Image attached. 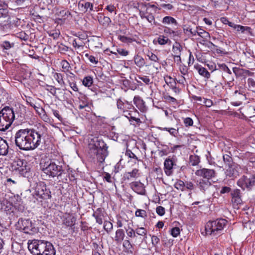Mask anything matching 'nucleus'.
Returning <instances> with one entry per match:
<instances>
[{
  "instance_id": "nucleus-1",
  "label": "nucleus",
  "mask_w": 255,
  "mask_h": 255,
  "mask_svg": "<svg viewBox=\"0 0 255 255\" xmlns=\"http://www.w3.org/2000/svg\"><path fill=\"white\" fill-rule=\"evenodd\" d=\"M42 135L34 128L20 129L15 133V143L21 150H33L41 144Z\"/></svg>"
},
{
  "instance_id": "nucleus-2",
  "label": "nucleus",
  "mask_w": 255,
  "mask_h": 255,
  "mask_svg": "<svg viewBox=\"0 0 255 255\" xmlns=\"http://www.w3.org/2000/svg\"><path fill=\"white\" fill-rule=\"evenodd\" d=\"M108 146L105 142L97 138L91 139L88 144L89 154L98 162L103 163L108 155Z\"/></svg>"
},
{
  "instance_id": "nucleus-3",
  "label": "nucleus",
  "mask_w": 255,
  "mask_h": 255,
  "mask_svg": "<svg viewBox=\"0 0 255 255\" xmlns=\"http://www.w3.org/2000/svg\"><path fill=\"white\" fill-rule=\"evenodd\" d=\"M28 242V248L34 255H55L56 250L50 242L41 240Z\"/></svg>"
},
{
  "instance_id": "nucleus-4",
  "label": "nucleus",
  "mask_w": 255,
  "mask_h": 255,
  "mask_svg": "<svg viewBox=\"0 0 255 255\" xmlns=\"http://www.w3.org/2000/svg\"><path fill=\"white\" fill-rule=\"evenodd\" d=\"M15 118L13 110L5 107L0 111V131H4L11 125Z\"/></svg>"
},
{
  "instance_id": "nucleus-5",
  "label": "nucleus",
  "mask_w": 255,
  "mask_h": 255,
  "mask_svg": "<svg viewBox=\"0 0 255 255\" xmlns=\"http://www.w3.org/2000/svg\"><path fill=\"white\" fill-rule=\"evenodd\" d=\"M228 221L225 219L220 218L216 220L208 222L205 225L206 235L217 236L221 233L226 227Z\"/></svg>"
},
{
  "instance_id": "nucleus-6",
  "label": "nucleus",
  "mask_w": 255,
  "mask_h": 255,
  "mask_svg": "<svg viewBox=\"0 0 255 255\" xmlns=\"http://www.w3.org/2000/svg\"><path fill=\"white\" fill-rule=\"evenodd\" d=\"M33 195L37 200H40L41 201L42 200L50 199L51 197L50 189L43 182H39L37 184Z\"/></svg>"
},
{
  "instance_id": "nucleus-7",
  "label": "nucleus",
  "mask_w": 255,
  "mask_h": 255,
  "mask_svg": "<svg viewBox=\"0 0 255 255\" xmlns=\"http://www.w3.org/2000/svg\"><path fill=\"white\" fill-rule=\"evenodd\" d=\"M44 173L49 177H54L61 176L63 170L61 166L56 164L53 162L45 163L42 168Z\"/></svg>"
},
{
  "instance_id": "nucleus-8",
  "label": "nucleus",
  "mask_w": 255,
  "mask_h": 255,
  "mask_svg": "<svg viewBox=\"0 0 255 255\" xmlns=\"http://www.w3.org/2000/svg\"><path fill=\"white\" fill-rule=\"evenodd\" d=\"M16 226L19 230L23 231L25 234L33 235L38 231L35 224L29 219H19Z\"/></svg>"
},
{
  "instance_id": "nucleus-9",
  "label": "nucleus",
  "mask_w": 255,
  "mask_h": 255,
  "mask_svg": "<svg viewBox=\"0 0 255 255\" xmlns=\"http://www.w3.org/2000/svg\"><path fill=\"white\" fill-rule=\"evenodd\" d=\"M237 184L243 190H251L255 185V175H244L238 181Z\"/></svg>"
},
{
  "instance_id": "nucleus-10",
  "label": "nucleus",
  "mask_w": 255,
  "mask_h": 255,
  "mask_svg": "<svg viewBox=\"0 0 255 255\" xmlns=\"http://www.w3.org/2000/svg\"><path fill=\"white\" fill-rule=\"evenodd\" d=\"M14 169L18 171L21 175H25L29 171V168L26 165V162L23 160L17 159L13 164Z\"/></svg>"
},
{
  "instance_id": "nucleus-11",
  "label": "nucleus",
  "mask_w": 255,
  "mask_h": 255,
  "mask_svg": "<svg viewBox=\"0 0 255 255\" xmlns=\"http://www.w3.org/2000/svg\"><path fill=\"white\" fill-rule=\"evenodd\" d=\"M195 173L196 176L206 179L207 180L215 177L216 175V172L214 169L205 168L197 170Z\"/></svg>"
},
{
  "instance_id": "nucleus-12",
  "label": "nucleus",
  "mask_w": 255,
  "mask_h": 255,
  "mask_svg": "<svg viewBox=\"0 0 255 255\" xmlns=\"http://www.w3.org/2000/svg\"><path fill=\"white\" fill-rule=\"evenodd\" d=\"M73 35L77 37V38L74 39L73 41L72 45L73 47L77 48L84 47L85 44L84 40H86L87 35L81 32L74 33Z\"/></svg>"
},
{
  "instance_id": "nucleus-13",
  "label": "nucleus",
  "mask_w": 255,
  "mask_h": 255,
  "mask_svg": "<svg viewBox=\"0 0 255 255\" xmlns=\"http://www.w3.org/2000/svg\"><path fill=\"white\" fill-rule=\"evenodd\" d=\"M117 106L118 109L121 112L123 113V115L125 116V114L126 113H130L128 110L131 109H134V107L131 104L129 103L128 101L124 102L121 99H118L117 100Z\"/></svg>"
},
{
  "instance_id": "nucleus-14",
  "label": "nucleus",
  "mask_w": 255,
  "mask_h": 255,
  "mask_svg": "<svg viewBox=\"0 0 255 255\" xmlns=\"http://www.w3.org/2000/svg\"><path fill=\"white\" fill-rule=\"evenodd\" d=\"M131 189L137 194L144 195L146 190L144 185L140 181H133L129 184Z\"/></svg>"
},
{
  "instance_id": "nucleus-15",
  "label": "nucleus",
  "mask_w": 255,
  "mask_h": 255,
  "mask_svg": "<svg viewBox=\"0 0 255 255\" xmlns=\"http://www.w3.org/2000/svg\"><path fill=\"white\" fill-rule=\"evenodd\" d=\"M228 167L225 172L227 176L236 177L239 175L240 170L241 169L240 165L234 163Z\"/></svg>"
},
{
  "instance_id": "nucleus-16",
  "label": "nucleus",
  "mask_w": 255,
  "mask_h": 255,
  "mask_svg": "<svg viewBox=\"0 0 255 255\" xmlns=\"http://www.w3.org/2000/svg\"><path fill=\"white\" fill-rule=\"evenodd\" d=\"M60 65L62 67V71L65 73L68 78H70L72 81V78L75 77V75L71 71L72 68L69 63L66 60H62L60 62Z\"/></svg>"
},
{
  "instance_id": "nucleus-17",
  "label": "nucleus",
  "mask_w": 255,
  "mask_h": 255,
  "mask_svg": "<svg viewBox=\"0 0 255 255\" xmlns=\"http://www.w3.org/2000/svg\"><path fill=\"white\" fill-rule=\"evenodd\" d=\"M62 221L63 225L72 228L76 224V218L71 214L66 213L62 218Z\"/></svg>"
},
{
  "instance_id": "nucleus-18",
  "label": "nucleus",
  "mask_w": 255,
  "mask_h": 255,
  "mask_svg": "<svg viewBox=\"0 0 255 255\" xmlns=\"http://www.w3.org/2000/svg\"><path fill=\"white\" fill-rule=\"evenodd\" d=\"M133 103L141 112H145L147 111V108L145 105V102L139 96H136L134 97Z\"/></svg>"
},
{
  "instance_id": "nucleus-19",
  "label": "nucleus",
  "mask_w": 255,
  "mask_h": 255,
  "mask_svg": "<svg viewBox=\"0 0 255 255\" xmlns=\"http://www.w3.org/2000/svg\"><path fill=\"white\" fill-rule=\"evenodd\" d=\"M174 165V161L170 158H166L164 162V169L165 174L167 176H170L173 172L172 168Z\"/></svg>"
},
{
  "instance_id": "nucleus-20",
  "label": "nucleus",
  "mask_w": 255,
  "mask_h": 255,
  "mask_svg": "<svg viewBox=\"0 0 255 255\" xmlns=\"http://www.w3.org/2000/svg\"><path fill=\"white\" fill-rule=\"evenodd\" d=\"M232 202L236 205L240 204L242 202L241 196V191L240 189H236L234 190L231 193Z\"/></svg>"
},
{
  "instance_id": "nucleus-21",
  "label": "nucleus",
  "mask_w": 255,
  "mask_h": 255,
  "mask_svg": "<svg viewBox=\"0 0 255 255\" xmlns=\"http://www.w3.org/2000/svg\"><path fill=\"white\" fill-rule=\"evenodd\" d=\"M9 16L6 9L0 8V25H5L9 21Z\"/></svg>"
},
{
  "instance_id": "nucleus-22",
  "label": "nucleus",
  "mask_w": 255,
  "mask_h": 255,
  "mask_svg": "<svg viewBox=\"0 0 255 255\" xmlns=\"http://www.w3.org/2000/svg\"><path fill=\"white\" fill-rule=\"evenodd\" d=\"M78 98L79 99V109L80 110H82L89 106V100L85 95L80 92Z\"/></svg>"
},
{
  "instance_id": "nucleus-23",
  "label": "nucleus",
  "mask_w": 255,
  "mask_h": 255,
  "mask_svg": "<svg viewBox=\"0 0 255 255\" xmlns=\"http://www.w3.org/2000/svg\"><path fill=\"white\" fill-rule=\"evenodd\" d=\"M138 9L139 12V15L142 19L144 18L145 16L151 13L149 5L143 3L138 4Z\"/></svg>"
},
{
  "instance_id": "nucleus-24",
  "label": "nucleus",
  "mask_w": 255,
  "mask_h": 255,
  "mask_svg": "<svg viewBox=\"0 0 255 255\" xmlns=\"http://www.w3.org/2000/svg\"><path fill=\"white\" fill-rule=\"evenodd\" d=\"M139 176V170L134 168L130 172H126L124 176L125 180H131Z\"/></svg>"
},
{
  "instance_id": "nucleus-25",
  "label": "nucleus",
  "mask_w": 255,
  "mask_h": 255,
  "mask_svg": "<svg viewBox=\"0 0 255 255\" xmlns=\"http://www.w3.org/2000/svg\"><path fill=\"white\" fill-rule=\"evenodd\" d=\"M194 67L198 71L200 75L207 79L210 78V73L205 68L202 67L199 64L194 65Z\"/></svg>"
},
{
  "instance_id": "nucleus-26",
  "label": "nucleus",
  "mask_w": 255,
  "mask_h": 255,
  "mask_svg": "<svg viewBox=\"0 0 255 255\" xmlns=\"http://www.w3.org/2000/svg\"><path fill=\"white\" fill-rule=\"evenodd\" d=\"M126 237L125 231L122 229H118L115 233V242L117 244H121Z\"/></svg>"
},
{
  "instance_id": "nucleus-27",
  "label": "nucleus",
  "mask_w": 255,
  "mask_h": 255,
  "mask_svg": "<svg viewBox=\"0 0 255 255\" xmlns=\"http://www.w3.org/2000/svg\"><path fill=\"white\" fill-rule=\"evenodd\" d=\"M128 115H129L130 117H128V115L125 114V117L127 118L130 124L134 126V127L139 126L142 123L140 119L138 118H136L134 115L131 113H128Z\"/></svg>"
},
{
  "instance_id": "nucleus-28",
  "label": "nucleus",
  "mask_w": 255,
  "mask_h": 255,
  "mask_svg": "<svg viewBox=\"0 0 255 255\" xmlns=\"http://www.w3.org/2000/svg\"><path fill=\"white\" fill-rule=\"evenodd\" d=\"M97 18L99 23L106 27H108L111 22V20L108 16H106L101 13H98Z\"/></svg>"
},
{
  "instance_id": "nucleus-29",
  "label": "nucleus",
  "mask_w": 255,
  "mask_h": 255,
  "mask_svg": "<svg viewBox=\"0 0 255 255\" xmlns=\"http://www.w3.org/2000/svg\"><path fill=\"white\" fill-rule=\"evenodd\" d=\"M8 145L5 140L0 137V155H5L8 153Z\"/></svg>"
},
{
  "instance_id": "nucleus-30",
  "label": "nucleus",
  "mask_w": 255,
  "mask_h": 255,
  "mask_svg": "<svg viewBox=\"0 0 255 255\" xmlns=\"http://www.w3.org/2000/svg\"><path fill=\"white\" fill-rule=\"evenodd\" d=\"M93 216L95 217L96 222L99 225H102L103 223V218L104 217V214L103 213L102 209L98 208L93 214Z\"/></svg>"
},
{
  "instance_id": "nucleus-31",
  "label": "nucleus",
  "mask_w": 255,
  "mask_h": 255,
  "mask_svg": "<svg viewBox=\"0 0 255 255\" xmlns=\"http://www.w3.org/2000/svg\"><path fill=\"white\" fill-rule=\"evenodd\" d=\"M134 64L139 68L143 67L145 64L144 58L138 54L135 55L133 57Z\"/></svg>"
},
{
  "instance_id": "nucleus-32",
  "label": "nucleus",
  "mask_w": 255,
  "mask_h": 255,
  "mask_svg": "<svg viewBox=\"0 0 255 255\" xmlns=\"http://www.w3.org/2000/svg\"><path fill=\"white\" fill-rule=\"evenodd\" d=\"M162 23L165 25L172 24L177 26L178 23L177 20L172 16H166L164 17L162 20Z\"/></svg>"
},
{
  "instance_id": "nucleus-33",
  "label": "nucleus",
  "mask_w": 255,
  "mask_h": 255,
  "mask_svg": "<svg viewBox=\"0 0 255 255\" xmlns=\"http://www.w3.org/2000/svg\"><path fill=\"white\" fill-rule=\"evenodd\" d=\"M136 235L140 236V238L145 240L147 238V230L143 227H137L135 229Z\"/></svg>"
},
{
  "instance_id": "nucleus-34",
  "label": "nucleus",
  "mask_w": 255,
  "mask_h": 255,
  "mask_svg": "<svg viewBox=\"0 0 255 255\" xmlns=\"http://www.w3.org/2000/svg\"><path fill=\"white\" fill-rule=\"evenodd\" d=\"M159 44L164 45L166 44H170L171 42V40L167 37L163 35H160L158 36L157 40Z\"/></svg>"
},
{
  "instance_id": "nucleus-35",
  "label": "nucleus",
  "mask_w": 255,
  "mask_h": 255,
  "mask_svg": "<svg viewBox=\"0 0 255 255\" xmlns=\"http://www.w3.org/2000/svg\"><path fill=\"white\" fill-rule=\"evenodd\" d=\"M183 47L179 43L176 42L172 46L173 55H181Z\"/></svg>"
},
{
  "instance_id": "nucleus-36",
  "label": "nucleus",
  "mask_w": 255,
  "mask_h": 255,
  "mask_svg": "<svg viewBox=\"0 0 255 255\" xmlns=\"http://www.w3.org/2000/svg\"><path fill=\"white\" fill-rule=\"evenodd\" d=\"M79 5L84 7V10L85 11H87L88 9L90 10H93V4L90 2L82 0L79 2Z\"/></svg>"
},
{
  "instance_id": "nucleus-37",
  "label": "nucleus",
  "mask_w": 255,
  "mask_h": 255,
  "mask_svg": "<svg viewBox=\"0 0 255 255\" xmlns=\"http://www.w3.org/2000/svg\"><path fill=\"white\" fill-rule=\"evenodd\" d=\"M57 15L61 19H65L71 16V13L68 10L64 9L59 11L57 12Z\"/></svg>"
},
{
  "instance_id": "nucleus-38",
  "label": "nucleus",
  "mask_w": 255,
  "mask_h": 255,
  "mask_svg": "<svg viewBox=\"0 0 255 255\" xmlns=\"http://www.w3.org/2000/svg\"><path fill=\"white\" fill-rule=\"evenodd\" d=\"M200 162V157L199 156L193 154L191 155L189 157V164L192 166L197 165Z\"/></svg>"
},
{
  "instance_id": "nucleus-39",
  "label": "nucleus",
  "mask_w": 255,
  "mask_h": 255,
  "mask_svg": "<svg viewBox=\"0 0 255 255\" xmlns=\"http://www.w3.org/2000/svg\"><path fill=\"white\" fill-rule=\"evenodd\" d=\"M234 96L235 97V99L238 100L239 101L241 102L242 103L243 101H244L246 100L245 94H244L243 92L240 91H235L234 92Z\"/></svg>"
},
{
  "instance_id": "nucleus-40",
  "label": "nucleus",
  "mask_w": 255,
  "mask_h": 255,
  "mask_svg": "<svg viewBox=\"0 0 255 255\" xmlns=\"http://www.w3.org/2000/svg\"><path fill=\"white\" fill-rule=\"evenodd\" d=\"M211 183L208 180H201L199 183V188L202 191H205L209 187Z\"/></svg>"
},
{
  "instance_id": "nucleus-41",
  "label": "nucleus",
  "mask_w": 255,
  "mask_h": 255,
  "mask_svg": "<svg viewBox=\"0 0 255 255\" xmlns=\"http://www.w3.org/2000/svg\"><path fill=\"white\" fill-rule=\"evenodd\" d=\"M123 246L124 248L125 249V250L128 252H131L133 247H132V246L130 242L129 241V240H124V241H123Z\"/></svg>"
},
{
  "instance_id": "nucleus-42",
  "label": "nucleus",
  "mask_w": 255,
  "mask_h": 255,
  "mask_svg": "<svg viewBox=\"0 0 255 255\" xmlns=\"http://www.w3.org/2000/svg\"><path fill=\"white\" fill-rule=\"evenodd\" d=\"M197 35L200 36L203 38L207 39L210 37V34L209 32L206 31L204 29L197 27Z\"/></svg>"
},
{
  "instance_id": "nucleus-43",
  "label": "nucleus",
  "mask_w": 255,
  "mask_h": 255,
  "mask_svg": "<svg viewBox=\"0 0 255 255\" xmlns=\"http://www.w3.org/2000/svg\"><path fill=\"white\" fill-rule=\"evenodd\" d=\"M104 229L107 233H109L113 229V225L111 222L105 221L104 222Z\"/></svg>"
},
{
  "instance_id": "nucleus-44",
  "label": "nucleus",
  "mask_w": 255,
  "mask_h": 255,
  "mask_svg": "<svg viewBox=\"0 0 255 255\" xmlns=\"http://www.w3.org/2000/svg\"><path fill=\"white\" fill-rule=\"evenodd\" d=\"M82 83L85 86L89 87L93 84V78L91 76H86L83 79Z\"/></svg>"
},
{
  "instance_id": "nucleus-45",
  "label": "nucleus",
  "mask_w": 255,
  "mask_h": 255,
  "mask_svg": "<svg viewBox=\"0 0 255 255\" xmlns=\"http://www.w3.org/2000/svg\"><path fill=\"white\" fill-rule=\"evenodd\" d=\"M53 77L60 85L65 84L62 74L59 73H54Z\"/></svg>"
},
{
  "instance_id": "nucleus-46",
  "label": "nucleus",
  "mask_w": 255,
  "mask_h": 255,
  "mask_svg": "<svg viewBox=\"0 0 255 255\" xmlns=\"http://www.w3.org/2000/svg\"><path fill=\"white\" fill-rule=\"evenodd\" d=\"M174 187L181 191H184L185 190V184L184 182L181 180H179L177 182H176L174 184Z\"/></svg>"
},
{
  "instance_id": "nucleus-47",
  "label": "nucleus",
  "mask_w": 255,
  "mask_h": 255,
  "mask_svg": "<svg viewBox=\"0 0 255 255\" xmlns=\"http://www.w3.org/2000/svg\"><path fill=\"white\" fill-rule=\"evenodd\" d=\"M164 79L166 84L169 87L174 86V83H176L174 79L172 78L170 76H165L164 77Z\"/></svg>"
},
{
  "instance_id": "nucleus-48",
  "label": "nucleus",
  "mask_w": 255,
  "mask_h": 255,
  "mask_svg": "<svg viewBox=\"0 0 255 255\" xmlns=\"http://www.w3.org/2000/svg\"><path fill=\"white\" fill-rule=\"evenodd\" d=\"M223 160L225 165L228 166L234 163L233 162L232 158L227 154L223 155Z\"/></svg>"
},
{
  "instance_id": "nucleus-49",
  "label": "nucleus",
  "mask_w": 255,
  "mask_h": 255,
  "mask_svg": "<svg viewBox=\"0 0 255 255\" xmlns=\"http://www.w3.org/2000/svg\"><path fill=\"white\" fill-rule=\"evenodd\" d=\"M126 231L128 237L130 238H136L137 236L135 232V230L131 228H129L128 229H126Z\"/></svg>"
},
{
  "instance_id": "nucleus-50",
  "label": "nucleus",
  "mask_w": 255,
  "mask_h": 255,
  "mask_svg": "<svg viewBox=\"0 0 255 255\" xmlns=\"http://www.w3.org/2000/svg\"><path fill=\"white\" fill-rule=\"evenodd\" d=\"M16 36L17 37L25 41H27L29 38V35L27 34L24 31H21L16 33Z\"/></svg>"
},
{
  "instance_id": "nucleus-51",
  "label": "nucleus",
  "mask_w": 255,
  "mask_h": 255,
  "mask_svg": "<svg viewBox=\"0 0 255 255\" xmlns=\"http://www.w3.org/2000/svg\"><path fill=\"white\" fill-rule=\"evenodd\" d=\"M124 222H127L126 219L123 218L121 216L117 217V227L118 228H122L124 226Z\"/></svg>"
},
{
  "instance_id": "nucleus-52",
  "label": "nucleus",
  "mask_w": 255,
  "mask_h": 255,
  "mask_svg": "<svg viewBox=\"0 0 255 255\" xmlns=\"http://www.w3.org/2000/svg\"><path fill=\"white\" fill-rule=\"evenodd\" d=\"M119 39L123 42L130 43L134 41L135 40L130 37H128L126 36L121 35L119 36Z\"/></svg>"
},
{
  "instance_id": "nucleus-53",
  "label": "nucleus",
  "mask_w": 255,
  "mask_h": 255,
  "mask_svg": "<svg viewBox=\"0 0 255 255\" xmlns=\"http://www.w3.org/2000/svg\"><path fill=\"white\" fill-rule=\"evenodd\" d=\"M148 58L152 61L154 62L158 63L159 62V58L157 55L154 54L151 52H148L147 54Z\"/></svg>"
},
{
  "instance_id": "nucleus-54",
  "label": "nucleus",
  "mask_w": 255,
  "mask_h": 255,
  "mask_svg": "<svg viewBox=\"0 0 255 255\" xmlns=\"http://www.w3.org/2000/svg\"><path fill=\"white\" fill-rule=\"evenodd\" d=\"M13 46L14 43H10L8 41H3L1 44V47L5 50H8Z\"/></svg>"
},
{
  "instance_id": "nucleus-55",
  "label": "nucleus",
  "mask_w": 255,
  "mask_h": 255,
  "mask_svg": "<svg viewBox=\"0 0 255 255\" xmlns=\"http://www.w3.org/2000/svg\"><path fill=\"white\" fill-rule=\"evenodd\" d=\"M135 215L136 217H139L145 218L147 216L146 212L144 210L137 209L135 213Z\"/></svg>"
},
{
  "instance_id": "nucleus-56",
  "label": "nucleus",
  "mask_w": 255,
  "mask_h": 255,
  "mask_svg": "<svg viewBox=\"0 0 255 255\" xmlns=\"http://www.w3.org/2000/svg\"><path fill=\"white\" fill-rule=\"evenodd\" d=\"M85 57L88 58V59L89 60V61L93 63L95 65L97 64L98 63V60L97 58H96L95 56L93 55H91L89 54L88 53H86L85 55Z\"/></svg>"
},
{
  "instance_id": "nucleus-57",
  "label": "nucleus",
  "mask_w": 255,
  "mask_h": 255,
  "mask_svg": "<svg viewBox=\"0 0 255 255\" xmlns=\"http://www.w3.org/2000/svg\"><path fill=\"white\" fill-rule=\"evenodd\" d=\"M183 123L186 127L192 126L193 125V120L189 117L183 118Z\"/></svg>"
},
{
  "instance_id": "nucleus-58",
  "label": "nucleus",
  "mask_w": 255,
  "mask_h": 255,
  "mask_svg": "<svg viewBox=\"0 0 255 255\" xmlns=\"http://www.w3.org/2000/svg\"><path fill=\"white\" fill-rule=\"evenodd\" d=\"M248 84L250 90L255 92V81L252 78H249L248 80Z\"/></svg>"
},
{
  "instance_id": "nucleus-59",
  "label": "nucleus",
  "mask_w": 255,
  "mask_h": 255,
  "mask_svg": "<svg viewBox=\"0 0 255 255\" xmlns=\"http://www.w3.org/2000/svg\"><path fill=\"white\" fill-rule=\"evenodd\" d=\"M49 35L53 38L54 39H57L60 35V31L59 30H51L48 32Z\"/></svg>"
},
{
  "instance_id": "nucleus-60",
  "label": "nucleus",
  "mask_w": 255,
  "mask_h": 255,
  "mask_svg": "<svg viewBox=\"0 0 255 255\" xmlns=\"http://www.w3.org/2000/svg\"><path fill=\"white\" fill-rule=\"evenodd\" d=\"M218 66L219 69L222 70L223 71L226 72L227 73H229V74H232L231 71L229 69V68L228 67V66L224 63L222 64H218Z\"/></svg>"
},
{
  "instance_id": "nucleus-61",
  "label": "nucleus",
  "mask_w": 255,
  "mask_h": 255,
  "mask_svg": "<svg viewBox=\"0 0 255 255\" xmlns=\"http://www.w3.org/2000/svg\"><path fill=\"white\" fill-rule=\"evenodd\" d=\"M156 212L159 216H163L165 213V208L161 206H158L156 208Z\"/></svg>"
},
{
  "instance_id": "nucleus-62",
  "label": "nucleus",
  "mask_w": 255,
  "mask_h": 255,
  "mask_svg": "<svg viewBox=\"0 0 255 255\" xmlns=\"http://www.w3.org/2000/svg\"><path fill=\"white\" fill-rule=\"evenodd\" d=\"M137 78L142 80L144 83H145L147 85L149 84L150 83H151L152 82H151V80L149 78L148 76H137Z\"/></svg>"
},
{
  "instance_id": "nucleus-63",
  "label": "nucleus",
  "mask_w": 255,
  "mask_h": 255,
  "mask_svg": "<svg viewBox=\"0 0 255 255\" xmlns=\"http://www.w3.org/2000/svg\"><path fill=\"white\" fill-rule=\"evenodd\" d=\"M180 233V230L179 228L174 227V228H173L171 230L170 234L173 237L176 238L179 235Z\"/></svg>"
},
{
  "instance_id": "nucleus-64",
  "label": "nucleus",
  "mask_w": 255,
  "mask_h": 255,
  "mask_svg": "<svg viewBox=\"0 0 255 255\" xmlns=\"http://www.w3.org/2000/svg\"><path fill=\"white\" fill-rule=\"evenodd\" d=\"M160 129L162 130H166L168 131L171 135L174 136L177 133V130L174 128H161Z\"/></svg>"
}]
</instances>
